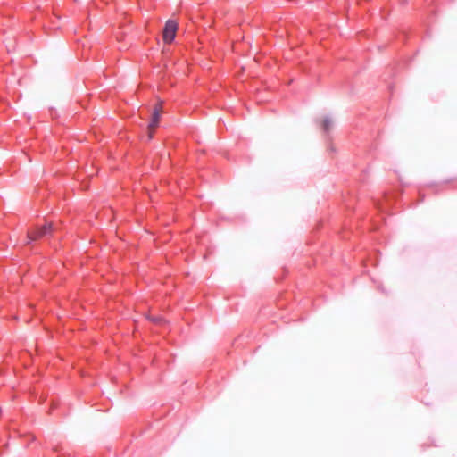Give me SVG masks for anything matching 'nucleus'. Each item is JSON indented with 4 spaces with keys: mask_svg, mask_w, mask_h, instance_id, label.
<instances>
[{
    "mask_svg": "<svg viewBox=\"0 0 457 457\" xmlns=\"http://www.w3.org/2000/svg\"><path fill=\"white\" fill-rule=\"evenodd\" d=\"M54 230V224L52 222L46 223L40 228H36L35 229L29 231L27 234L28 244L31 241L37 240L43 237L50 235Z\"/></svg>",
    "mask_w": 457,
    "mask_h": 457,
    "instance_id": "1",
    "label": "nucleus"
},
{
    "mask_svg": "<svg viewBox=\"0 0 457 457\" xmlns=\"http://www.w3.org/2000/svg\"><path fill=\"white\" fill-rule=\"evenodd\" d=\"M178 30V23L175 21L169 20L165 23V27L163 29V40L166 43H171Z\"/></svg>",
    "mask_w": 457,
    "mask_h": 457,
    "instance_id": "2",
    "label": "nucleus"
},
{
    "mask_svg": "<svg viewBox=\"0 0 457 457\" xmlns=\"http://www.w3.org/2000/svg\"><path fill=\"white\" fill-rule=\"evenodd\" d=\"M160 118L161 115H159L158 112L153 113L149 126L152 128H157L160 122Z\"/></svg>",
    "mask_w": 457,
    "mask_h": 457,
    "instance_id": "3",
    "label": "nucleus"
},
{
    "mask_svg": "<svg viewBox=\"0 0 457 457\" xmlns=\"http://www.w3.org/2000/svg\"><path fill=\"white\" fill-rule=\"evenodd\" d=\"M330 124H331V121L329 119H324L322 121V125L325 129H328Z\"/></svg>",
    "mask_w": 457,
    "mask_h": 457,
    "instance_id": "4",
    "label": "nucleus"
},
{
    "mask_svg": "<svg viewBox=\"0 0 457 457\" xmlns=\"http://www.w3.org/2000/svg\"><path fill=\"white\" fill-rule=\"evenodd\" d=\"M162 112V105H161V104H159L154 106L153 113L158 112V114L161 115Z\"/></svg>",
    "mask_w": 457,
    "mask_h": 457,
    "instance_id": "5",
    "label": "nucleus"
},
{
    "mask_svg": "<svg viewBox=\"0 0 457 457\" xmlns=\"http://www.w3.org/2000/svg\"><path fill=\"white\" fill-rule=\"evenodd\" d=\"M156 128H152L148 125V138L152 139Z\"/></svg>",
    "mask_w": 457,
    "mask_h": 457,
    "instance_id": "6",
    "label": "nucleus"
},
{
    "mask_svg": "<svg viewBox=\"0 0 457 457\" xmlns=\"http://www.w3.org/2000/svg\"><path fill=\"white\" fill-rule=\"evenodd\" d=\"M154 322H160L162 320L161 318H152L151 319Z\"/></svg>",
    "mask_w": 457,
    "mask_h": 457,
    "instance_id": "7",
    "label": "nucleus"
}]
</instances>
